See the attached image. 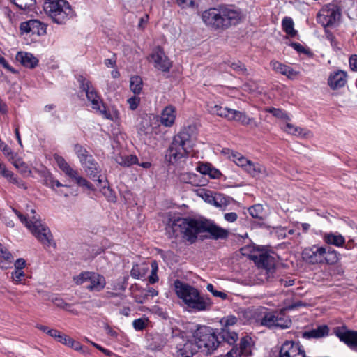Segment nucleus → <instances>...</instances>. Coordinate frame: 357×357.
Returning <instances> with one entry per match:
<instances>
[{
  "label": "nucleus",
  "mask_w": 357,
  "mask_h": 357,
  "mask_svg": "<svg viewBox=\"0 0 357 357\" xmlns=\"http://www.w3.org/2000/svg\"><path fill=\"white\" fill-rule=\"evenodd\" d=\"M204 220L192 218H178L169 220L165 227L169 238L181 236L183 241L188 245L195 243L199 234L203 233Z\"/></svg>",
  "instance_id": "1"
},
{
  "label": "nucleus",
  "mask_w": 357,
  "mask_h": 357,
  "mask_svg": "<svg viewBox=\"0 0 357 357\" xmlns=\"http://www.w3.org/2000/svg\"><path fill=\"white\" fill-rule=\"evenodd\" d=\"M193 133L194 127L189 126L174 137L165 154V159L169 164H176L188 156L192 147Z\"/></svg>",
  "instance_id": "2"
},
{
  "label": "nucleus",
  "mask_w": 357,
  "mask_h": 357,
  "mask_svg": "<svg viewBox=\"0 0 357 357\" xmlns=\"http://www.w3.org/2000/svg\"><path fill=\"white\" fill-rule=\"evenodd\" d=\"M202 19L207 26L214 29H225L238 23L240 14L225 6H219L204 10Z\"/></svg>",
  "instance_id": "3"
},
{
  "label": "nucleus",
  "mask_w": 357,
  "mask_h": 357,
  "mask_svg": "<svg viewBox=\"0 0 357 357\" xmlns=\"http://www.w3.org/2000/svg\"><path fill=\"white\" fill-rule=\"evenodd\" d=\"M176 295L188 307L197 311L209 310L212 305L211 299L201 296L199 291L192 286L176 280L174 282Z\"/></svg>",
  "instance_id": "4"
},
{
  "label": "nucleus",
  "mask_w": 357,
  "mask_h": 357,
  "mask_svg": "<svg viewBox=\"0 0 357 357\" xmlns=\"http://www.w3.org/2000/svg\"><path fill=\"white\" fill-rule=\"evenodd\" d=\"M302 257L306 262L313 265H334L339 260V253L333 248L317 244L304 248Z\"/></svg>",
  "instance_id": "5"
},
{
  "label": "nucleus",
  "mask_w": 357,
  "mask_h": 357,
  "mask_svg": "<svg viewBox=\"0 0 357 357\" xmlns=\"http://www.w3.org/2000/svg\"><path fill=\"white\" fill-rule=\"evenodd\" d=\"M192 338L199 350L205 355H210L222 344L220 337L216 335L213 328L199 326L192 333Z\"/></svg>",
  "instance_id": "6"
},
{
  "label": "nucleus",
  "mask_w": 357,
  "mask_h": 357,
  "mask_svg": "<svg viewBox=\"0 0 357 357\" xmlns=\"http://www.w3.org/2000/svg\"><path fill=\"white\" fill-rule=\"evenodd\" d=\"M15 214L20 218L21 222L25 224L26 227L31 231L32 234L43 245L45 246H50L52 243V235L50 229L41 222L39 216L35 215L36 211L34 209H31V213L33 214L29 217L28 220L27 218L22 215L17 210L14 211Z\"/></svg>",
  "instance_id": "7"
},
{
  "label": "nucleus",
  "mask_w": 357,
  "mask_h": 357,
  "mask_svg": "<svg viewBox=\"0 0 357 357\" xmlns=\"http://www.w3.org/2000/svg\"><path fill=\"white\" fill-rule=\"evenodd\" d=\"M43 8L52 20L58 24H63L75 16L69 2L66 0H44Z\"/></svg>",
  "instance_id": "8"
},
{
  "label": "nucleus",
  "mask_w": 357,
  "mask_h": 357,
  "mask_svg": "<svg viewBox=\"0 0 357 357\" xmlns=\"http://www.w3.org/2000/svg\"><path fill=\"white\" fill-rule=\"evenodd\" d=\"M77 79L79 84L80 89L86 93L88 101L91 102L92 109L98 112L103 118L113 120L111 112L107 109L101 97L95 89L91 82L82 75H78Z\"/></svg>",
  "instance_id": "9"
},
{
  "label": "nucleus",
  "mask_w": 357,
  "mask_h": 357,
  "mask_svg": "<svg viewBox=\"0 0 357 357\" xmlns=\"http://www.w3.org/2000/svg\"><path fill=\"white\" fill-rule=\"evenodd\" d=\"M73 280L77 285H84V287L91 292H99L106 285L105 277L93 271H82L74 276Z\"/></svg>",
  "instance_id": "10"
},
{
  "label": "nucleus",
  "mask_w": 357,
  "mask_h": 357,
  "mask_svg": "<svg viewBox=\"0 0 357 357\" xmlns=\"http://www.w3.org/2000/svg\"><path fill=\"white\" fill-rule=\"evenodd\" d=\"M341 16L340 7L335 3L326 5L317 15V22L324 27L333 26Z\"/></svg>",
  "instance_id": "11"
},
{
  "label": "nucleus",
  "mask_w": 357,
  "mask_h": 357,
  "mask_svg": "<svg viewBox=\"0 0 357 357\" xmlns=\"http://www.w3.org/2000/svg\"><path fill=\"white\" fill-rule=\"evenodd\" d=\"M220 322L222 328L219 336L222 341L229 345H234L238 340V334L231 331V328L237 324L238 319L235 316L230 315L222 317Z\"/></svg>",
  "instance_id": "12"
},
{
  "label": "nucleus",
  "mask_w": 357,
  "mask_h": 357,
  "mask_svg": "<svg viewBox=\"0 0 357 357\" xmlns=\"http://www.w3.org/2000/svg\"><path fill=\"white\" fill-rule=\"evenodd\" d=\"M236 156L238 158V160H235V163L243 168L252 177H257L261 174L268 176L266 169L262 165L254 163L238 153H236Z\"/></svg>",
  "instance_id": "13"
},
{
  "label": "nucleus",
  "mask_w": 357,
  "mask_h": 357,
  "mask_svg": "<svg viewBox=\"0 0 357 357\" xmlns=\"http://www.w3.org/2000/svg\"><path fill=\"white\" fill-rule=\"evenodd\" d=\"M21 33L44 36L46 34L47 25L38 20H30L23 22L20 25Z\"/></svg>",
  "instance_id": "14"
},
{
  "label": "nucleus",
  "mask_w": 357,
  "mask_h": 357,
  "mask_svg": "<svg viewBox=\"0 0 357 357\" xmlns=\"http://www.w3.org/2000/svg\"><path fill=\"white\" fill-rule=\"evenodd\" d=\"M150 56L153 61L155 68L162 72L169 71L172 62L165 55L163 49L160 46L154 48Z\"/></svg>",
  "instance_id": "15"
},
{
  "label": "nucleus",
  "mask_w": 357,
  "mask_h": 357,
  "mask_svg": "<svg viewBox=\"0 0 357 357\" xmlns=\"http://www.w3.org/2000/svg\"><path fill=\"white\" fill-rule=\"evenodd\" d=\"M278 357H306L298 343L285 341L280 347Z\"/></svg>",
  "instance_id": "16"
},
{
  "label": "nucleus",
  "mask_w": 357,
  "mask_h": 357,
  "mask_svg": "<svg viewBox=\"0 0 357 357\" xmlns=\"http://www.w3.org/2000/svg\"><path fill=\"white\" fill-rule=\"evenodd\" d=\"M204 232L209 233L211 238L214 240L226 239L229 236V231L227 229L206 219L204 220Z\"/></svg>",
  "instance_id": "17"
},
{
  "label": "nucleus",
  "mask_w": 357,
  "mask_h": 357,
  "mask_svg": "<svg viewBox=\"0 0 357 357\" xmlns=\"http://www.w3.org/2000/svg\"><path fill=\"white\" fill-rule=\"evenodd\" d=\"M255 262L259 266L266 271L268 276L273 274L275 269V259L267 252L261 253L259 256H255Z\"/></svg>",
  "instance_id": "18"
},
{
  "label": "nucleus",
  "mask_w": 357,
  "mask_h": 357,
  "mask_svg": "<svg viewBox=\"0 0 357 357\" xmlns=\"http://www.w3.org/2000/svg\"><path fill=\"white\" fill-rule=\"evenodd\" d=\"M199 351L195 342L193 340H183L176 346V357H192Z\"/></svg>",
  "instance_id": "19"
},
{
  "label": "nucleus",
  "mask_w": 357,
  "mask_h": 357,
  "mask_svg": "<svg viewBox=\"0 0 357 357\" xmlns=\"http://www.w3.org/2000/svg\"><path fill=\"white\" fill-rule=\"evenodd\" d=\"M347 79V73L344 70H338L331 73L328 78V85L333 90L340 89L346 84Z\"/></svg>",
  "instance_id": "20"
},
{
  "label": "nucleus",
  "mask_w": 357,
  "mask_h": 357,
  "mask_svg": "<svg viewBox=\"0 0 357 357\" xmlns=\"http://www.w3.org/2000/svg\"><path fill=\"white\" fill-rule=\"evenodd\" d=\"M335 335L349 347H357V331L337 329Z\"/></svg>",
  "instance_id": "21"
},
{
  "label": "nucleus",
  "mask_w": 357,
  "mask_h": 357,
  "mask_svg": "<svg viewBox=\"0 0 357 357\" xmlns=\"http://www.w3.org/2000/svg\"><path fill=\"white\" fill-rule=\"evenodd\" d=\"M81 165L92 179L99 183L102 182L99 175L100 172V167L93 156L91 157V160H86Z\"/></svg>",
  "instance_id": "22"
},
{
  "label": "nucleus",
  "mask_w": 357,
  "mask_h": 357,
  "mask_svg": "<svg viewBox=\"0 0 357 357\" xmlns=\"http://www.w3.org/2000/svg\"><path fill=\"white\" fill-rule=\"evenodd\" d=\"M16 60L29 68H34L38 63V59L28 52H19L16 55Z\"/></svg>",
  "instance_id": "23"
},
{
  "label": "nucleus",
  "mask_w": 357,
  "mask_h": 357,
  "mask_svg": "<svg viewBox=\"0 0 357 357\" xmlns=\"http://www.w3.org/2000/svg\"><path fill=\"white\" fill-rule=\"evenodd\" d=\"M176 119V109L172 105H168L164 108L160 116V123L166 126L171 127Z\"/></svg>",
  "instance_id": "24"
},
{
  "label": "nucleus",
  "mask_w": 357,
  "mask_h": 357,
  "mask_svg": "<svg viewBox=\"0 0 357 357\" xmlns=\"http://www.w3.org/2000/svg\"><path fill=\"white\" fill-rule=\"evenodd\" d=\"M0 174L6 178L8 182L16 185L20 188L26 189V186L24 182L15 176L13 172L8 170L3 163L0 162Z\"/></svg>",
  "instance_id": "25"
},
{
  "label": "nucleus",
  "mask_w": 357,
  "mask_h": 357,
  "mask_svg": "<svg viewBox=\"0 0 357 357\" xmlns=\"http://www.w3.org/2000/svg\"><path fill=\"white\" fill-rule=\"evenodd\" d=\"M329 333V328L327 325H320L317 328L305 331L303 333V337L307 339L311 338H321L326 337Z\"/></svg>",
  "instance_id": "26"
},
{
  "label": "nucleus",
  "mask_w": 357,
  "mask_h": 357,
  "mask_svg": "<svg viewBox=\"0 0 357 357\" xmlns=\"http://www.w3.org/2000/svg\"><path fill=\"white\" fill-rule=\"evenodd\" d=\"M137 130L140 136H146L151 134L153 130L151 116L148 115L142 116L137 126Z\"/></svg>",
  "instance_id": "27"
},
{
  "label": "nucleus",
  "mask_w": 357,
  "mask_h": 357,
  "mask_svg": "<svg viewBox=\"0 0 357 357\" xmlns=\"http://www.w3.org/2000/svg\"><path fill=\"white\" fill-rule=\"evenodd\" d=\"M323 240L326 244L336 247H343L345 244L344 237L337 233H325L323 235Z\"/></svg>",
  "instance_id": "28"
},
{
  "label": "nucleus",
  "mask_w": 357,
  "mask_h": 357,
  "mask_svg": "<svg viewBox=\"0 0 357 357\" xmlns=\"http://www.w3.org/2000/svg\"><path fill=\"white\" fill-rule=\"evenodd\" d=\"M54 158L61 170L68 177H75L77 170L73 169L63 157L54 154Z\"/></svg>",
  "instance_id": "29"
},
{
  "label": "nucleus",
  "mask_w": 357,
  "mask_h": 357,
  "mask_svg": "<svg viewBox=\"0 0 357 357\" xmlns=\"http://www.w3.org/2000/svg\"><path fill=\"white\" fill-rule=\"evenodd\" d=\"M260 313L263 314V316L260 319V324L261 326H267L269 328L276 327V312H268L264 309H261Z\"/></svg>",
  "instance_id": "30"
},
{
  "label": "nucleus",
  "mask_w": 357,
  "mask_h": 357,
  "mask_svg": "<svg viewBox=\"0 0 357 357\" xmlns=\"http://www.w3.org/2000/svg\"><path fill=\"white\" fill-rule=\"evenodd\" d=\"M231 109L227 107H222L216 104H209L207 105V110L213 115H217L221 117L229 119L230 112Z\"/></svg>",
  "instance_id": "31"
},
{
  "label": "nucleus",
  "mask_w": 357,
  "mask_h": 357,
  "mask_svg": "<svg viewBox=\"0 0 357 357\" xmlns=\"http://www.w3.org/2000/svg\"><path fill=\"white\" fill-rule=\"evenodd\" d=\"M228 120L236 121L243 125H249L253 121L252 119L248 117L244 112L232 109H231Z\"/></svg>",
  "instance_id": "32"
},
{
  "label": "nucleus",
  "mask_w": 357,
  "mask_h": 357,
  "mask_svg": "<svg viewBox=\"0 0 357 357\" xmlns=\"http://www.w3.org/2000/svg\"><path fill=\"white\" fill-rule=\"evenodd\" d=\"M114 160L123 167H130L132 165L138 163V158L134 155H116L114 157Z\"/></svg>",
  "instance_id": "33"
},
{
  "label": "nucleus",
  "mask_w": 357,
  "mask_h": 357,
  "mask_svg": "<svg viewBox=\"0 0 357 357\" xmlns=\"http://www.w3.org/2000/svg\"><path fill=\"white\" fill-rule=\"evenodd\" d=\"M284 130L289 134L299 137H306L311 133L310 131L307 129L301 128L289 123H286Z\"/></svg>",
  "instance_id": "34"
},
{
  "label": "nucleus",
  "mask_w": 357,
  "mask_h": 357,
  "mask_svg": "<svg viewBox=\"0 0 357 357\" xmlns=\"http://www.w3.org/2000/svg\"><path fill=\"white\" fill-rule=\"evenodd\" d=\"M74 151L81 164L84 163L86 160H91V157L93 156L89 153L86 148L79 144H75L74 145Z\"/></svg>",
  "instance_id": "35"
},
{
  "label": "nucleus",
  "mask_w": 357,
  "mask_h": 357,
  "mask_svg": "<svg viewBox=\"0 0 357 357\" xmlns=\"http://www.w3.org/2000/svg\"><path fill=\"white\" fill-rule=\"evenodd\" d=\"M293 20L289 17H285L282 21L283 31L289 36L294 37L297 34V31L294 29Z\"/></svg>",
  "instance_id": "36"
},
{
  "label": "nucleus",
  "mask_w": 357,
  "mask_h": 357,
  "mask_svg": "<svg viewBox=\"0 0 357 357\" xmlns=\"http://www.w3.org/2000/svg\"><path fill=\"white\" fill-rule=\"evenodd\" d=\"M248 211L253 218L263 220L266 218V213L261 204H255L252 206L248 208Z\"/></svg>",
  "instance_id": "37"
},
{
  "label": "nucleus",
  "mask_w": 357,
  "mask_h": 357,
  "mask_svg": "<svg viewBox=\"0 0 357 357\" xmlns=\"http://www.w3.org/2000/svg\"><path fill=\"white\" fill-rule=\"evenodd\" d=\"M142 79L139 76H133L130 78V88L135 94H139L142 89Z\"/></svg>",
  "instance_id": "38"
},
{
  "label": "nucleus",
  "mask_w": 357,
  "mask_h": 357,
  "mask_svg": "<svg viewBox=\"0 0 357 357\" xmlns=\"http://www.w3.org/2000/svg\"><path fill=\"white\" fill-rule=\"evenodd\" d=\"M15 6L20 10H31L34 6L35 0H10Z\"/></svg>",
  "instance_id": "39"
},
{
  "label": "nucleus",
  "mask_w": 357,
  "mask_h": 357,
  "mask_svg": "<svg viewBox=\"0 0 357 357\" xmlns=\"http://www.w3.org/2000/svg\"><path fill=\"white\" fill-rule=\"evenodd\" d=\"M52 301L54 303L55 305H56L58 307L64 309L67 311H69L72 313L76 314V311L71 310V304L66 303L64 301V300L59 297H55L52 298Z\"/></svg>",
  "instance_id": "40"
},
{
  "label": "nucleus",
  "mask_w": 357,
  "mask_h": 357,
  "mask_svg": "<svg viewBox=\"0 0 357 357\" xmlns=\"http://www.w3.org/2000/svg\"><path fill=\"white\" fill-rule=\"evenodd\" d=\"M11 278L15 284L22 283L25 278V274L23 270H15L11 273Z\"/></svg>",
  "instance_id": "41"
},
{
  "label": "nucleus",
  "mask_w": 357,
  "mask_h": 357,
  "mask_svg": "<svg viewBox=\"0 0 357 357\" xmlns=\"http://www.w3.org/2000/svg\"><path fill=\"white\" fill-rule=\"evenodd\" d=\"M271 66L273 70L277 73H279L283 75H285L287 70L288 69L289 66L280 63L279 61H272L271 62Z\"/></svg>",
  "instance_id": "42"
},
{
  "label": "nucleus",
  "mask_w": 357,
  "mask_h": 357,
  "mask_svg": "<svg viewBox=\"0 0 357 357\" xmlns=\"http://www.w3.org/2000/svg\"><path fill=\"white\" fill-rule=\"evenodd\" d=\"M71 178L75 179L76 183L79 186L85 187L89 190L93 189V185L82 176H79L77 171L76 172V176L75 177H71Z\"/></svg>",
  "instance_id": "43"
},
{
  "label": "nucleus",
  "mask_w": 357,
  "mask_h": 357,
  "mask_svg": "<svg viewBox=\"0 0 357 357\" xmlns=\"http://www.w3.org/2000/svg\"><path fill=\"white\" fill-rule=\"evenodd\" d=\"M178 5L183 9L197 8V0H176Z\"/></svg>",
  "instance_id": "44"
},
{
  "label": "nucleus",
  "mask_w": 357,
  "mask_h": 357,
  "mask_svg": "<svg viewBox=\"0 0 357 357\" xmlns=\"http://www.w3.org/2000/svg\"><path fill=\"white\" fill-rule=\"evenodd\" d=\"M0 257L4 259L6 261L10 263L13 257L8 250L0 243Z\"/></svg>",
  "instance_id": "45"
},
{
  "label": "nucleus",
  "mask_w": 357,
  "mask_h": 357,
  "mask_svg": "<svg viewBox=\"0 0 357 357\" xmlns=\"http://www.w3.org/2000/svg\"><path fill=\"white\" fill-rule=\"evenodd\" d=\"M206 289L210 291L214 296L221 298L225 300L227 298V294L222 291H218L215 289L213 285L212 284H208L206 286Z\"/></svg>",
  "instance_id": "46"
},
{
  "label": "nucleus",
  "mask_w": 357,
  "mask_h": 357,
  "mask_svg": "<svg viewBox=\"0 0 357 357\" xmlns=\"http://www.w3.org/2000/svg\"><path fill=\"white\" fill-rule=\"evenodd\" d=\"M267 112L271 113V114H273L274 116H275L277 118L283 119H289L287 114L280 109L272 107V108H269L268 109H267Z\"/></svg>",
  "instance_id": "47"
},
{
  "label": "nucleus",
  "mask_w": 357,
  "mask_h": 357,
  "mask_svg": "<svg viewBox=\"0 0 357 357\" xmlns=\"http://www.w3.org/2000/svg\"><path fill=\"white\" fill-rule=\"evenodd\" d=\"M151 267H152V271H151V275L149 277V282L151 284H155V282H157L158 281V276L157 275L158 267H157L155 261H153L151 264Z\"/></svg>",
  "instance_id": "48"
},
{
  "label": "nucleus",
  "mask_w": 357,
  "mask_h": 357,
  "mask_svg": "<svg viewBox=\"0 0 357 357\" xmlns=\"http://www.w3.org/2000/svg\"><path fill=\"white\" fill-rule=\"evenodd\" d=\"M146 320L142 318L135 319L132 322L133 328L136 331H142L146 328Z\"/></svg>",
  "instance_id": "49"
},
{
  "label": "nucleus",
  "mask_w": 357,
  "mask_h": 357,
  "mask_svg": "<svg viewBox=\"0 0 357 357\" xmlns=\"http://www.w3.org/2000/svg\"><path fill=\"white\" fill-rule=\"evenodd\" d=\"M276 327L281 328H289L291 325V320L289 319H284L282 317H279L277 314V321H276Z\"/></svg>",
  "instance_id": "50"
},
{
  "label": "nucleus",
  "mask_w": 357,
  "mask_h": 357,
  "mask_svg": "<svg viewBox=\"0 0 357 357\" xmlns=\"http://www.w3.org/2000/svg\"><path fill=\"white\" fill-rule=\"evenodd\" d=\"M325 35L326 39L330 41L331 46L333 48L340 50V47H337V41L335 37V36L328 30H325Z\"/></svg>",
  "instance_id": "51"
},
{
  "label": "nucleus",
  "mask_w": 357,
  "mask_h": 357,
  "mask_svg": "<svg viewBox=\"0 0 357 357\" xmlns=\"http://www.w3.org/2000/svg\"><path fill=\"white\" fill-rule=\"evenodd\" d=\"M0 149L6 156L13 158V151L1 139H0Z\"/></svg>",
  "instance_id": "52"
},
{
  "label": "nucleus",
  "mask_w": 357,
  "mask_h": 357,
  "mask_svg": "<svg viewBox=\"0 0 357 357\" xmlns=\"http://www.w3.org/2000/svg\"><path fill=\"white\" fill-rule=\"evenodd\" d=\"M230 67L233 70L242 73H243L246 70L244 64H243L239 61L231 62L230 63Z\"/></svg>",
  "instance_id": "53"
},
{
  "label": "nucleus",
  "mask_w": 357,
  "mask_h": 357,
  "mask_svg": "<svg viewBox=\"0 0 357 357\" xmlns=\"http://www.w3.org/2000/svg\"><path fill=\"white\" fill-rule=\"evenodd\" d=\"M133 298L137 303L143 304L148 299V294H145L143 289L140 294H134Z\"/></svg>",
  "instance_id": "54"
},
{
  "label": "nucleus",
  "mask_w": 357,
  "mask_h": 357,
  "mask_svg": "<svg viewBox=\"0 0 357 357\" xmlns=\"http://www.w3.org/2000/svg\"><path fill=\"white\" fill-rule=\"evenodd\" d=\"M46 185H47L50 188H54V186L56 187H61L65 186L62 183H61L58 180L54 179L52 177L47 178L45 180Z\"/></svg>",
  "instance_id": "55"
},
{
  "label": "nucleus",
  "mask_w": 357,
  "mask_h": 357,
  "mask_svg": "<svg viewBox=\"0 0 357 357\" xmlns=\"http://www.w3.org/2000/svg\"><path fill=\"white\" fill-rule=\"evenodd\" d=\"M210 165L199 163L196 169L202 174L208 175V173L210 172Z\"/></svg>",
  "instance_id": "56"
},
{
  "label": "nucleus",
  "mask_w": 357,
  "mask_h": 357,
  "mask_svg": "<svg viewBox=\"0 0 357 357\" xmlns=\"http://www.w3.org/2000/svg\"><path fill=\"white\" fill-rule=\"evenodd\" d=\"M139 102H140L139 98L136 97V96L130 98L128 100L129 107H130V109H132V110H135L137 108V107L139 104Z\"/></svg>",
  "instance_id": "57"
},
{
  "label": "nucleus",
  "mask_w": 357,
  "mask_h": 357,
  "mask_svg": "<svg viewBox=\"0 0 357 357\" xmlns=\"http://www.w3.org/2000/svg\"><path fill=\"white\" fill-rule=\"evenodd\" d=\"M130 275L136 279H139L140 277H142V274L138 264L133 265L130 271Z\"/></svg>",
  "instance_id": "58"
},
{
  "label": "nucleus",
  "mask_w": 357,
  "mask_h": 357,
  "mask_svg": "<svg viewBox=\"0 0 357 357\" xmlns=\"http://www.w3.org/2000/svg\"><path fill=\"white\" fill-rule=\"evenodd\" d=\"M0 64L6 69H7L8 71L11 72L12 73H17V71L15 70L8 63V61L6 60V59L3 56H0Z\"/></svg>",
  "instance_id": "59"
},
{
  "label": "nucleus",
  "mask_w": 357,
  "mask_h": 357,
  "mask_svg": "<svg viewBox=\"0 0 357 357\" xmlns=\"http://www.w3.org/2000/svg\"><path fill=\"white\" fill-rule=\"evenodd\" d=\"M68 347L73 348L76 351H81L82 353H85V349L82 346V344L79 342H76L71 339V342L68 344Z\"/></svg>",
  "instance_id": "60"
},
{
  "label": "nucleus",
  "mask_w": 357,
  "mask_h": 357,
  "mask_svg": "<svg viewBox=\"0 0 357 357\" xmlns=\"http://www.w3.org/2000/svg\"><path fill=\"white\" fill-rule=\"evenodd\" d=\"M222 357H241V351L234 347Z\"/></svg>",
  "instance_id": "61"
},
{
  "label": "nucleus",
  "mask_w": 357,
  "mask_h": 357,
  "mask_svg": "<svg viewBox=\"0 0 357 357\" xmlns=\"http://www.w3.org/2000/svg\"><path fill=\"white\" fill-rule=\"evenodd\" d=\"M71 339L69 336L60 333L59 337L57 339V342L63 344L64 345L68 346L70 342H71Z\"/></svg>",
  "instance_id": "62"
},
{
  "label": "nucleus",
  "mask_w": 357,
  "mask_h": 357,
  "mask_svg": "<svg viewBox=\"0 0 357 357\" xmlns=\"http://www.w3.org/2000/svg\"><path fill=\"white\" fill-rule=\"evenodd\" d=\"M349 66L353 71L357 72V55H351L349 59Z\"/></svg>",
  "instance_id": "63"
},
{
  "label": "nucleus",
  "mask_w": 357,
  "mask_h": 357,
  "mask_svg": "<svg viewBox=\"0 0 357 357\" xmlns=\"http://www.w3.org/2000/svg\"><path fill=\"white\" fill-rule=\"evenodd\" d=\"M298 72L294 70L291 67L289 66L284 75L290 79H294L298 75Z\"/></svg>",
  "instance_id": "64"
}]
</instances>
